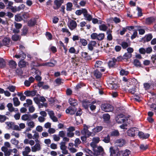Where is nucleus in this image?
Returning a JSON list of instances; mask_svg holds the SVG:
<instances>
[{
	"label": "nucleus",
	"mask_w": 156,
	"mask_h": 156,
	"mask_svg": "<svg viewBox=\"0 0 156 156\" xmlns=\"http://www.w3.org/2000/svg\"><path fill=\"white\" fill-rule=\"evenodd\" d=\"M26 57V54L21 51L19 54H16L15 55V57L17 58H21L22 60H20L18 63V66L20 68H23L25 67L27 64V63L25 61L23 60Z\"/></svg>",
	"instance_id": "f257e3e1"
},
{
	"label": "nucleus",
	"mask_w": 156,
	"mask_h": 156,
	"mask_svg": "<svg viewBox=\"0 0 156 156\" xmlns=\"http://www.w3.org/2000/svg\"><path fill=\"white\" fill-rule=\"evenodd\" d=\"M101 110L105 112H112L113 110L112 106L108 104H103L101 106Z\"/></svg>",
	"instance_id": "f03ea898"
},
{
	"label": "nucleus",
	"mask_w": 156,
	"mask_h": 156,
	"mask_svg": "<svg viewBox=\"0 0 156 156\" xmlns=\"http://www.w3.org/2000/svg\"><path fill=\"white\" fill-rule=\"evenodd\" d=\"M116 122L118 123H122L126 121V118L123 114L118 115L115 118Z\"/></svg>",
	"instance_id": "7ed1b4c3"
},
{
	"label": "nucleus",
	"mask_w": 156,
	"mask_h": 156,
	"mask_svg": "<svg viewBox=\"0 0 156 156\" xmlns=\"http://www.w3.org/2000/svg\"><path fill=\"white\" fill-rule=\"evenodd\" d=\"M138 132V129L136 128H131L127 131V134L128 136H134L135 134Z\"/></svg>",
	"instance_id": "20e7f679"
},
{
	"label": "nucleus",
	"mask_w": 156,
	"mask_h": 156,
	"mask_svg": "<svg viewBox=\"0 0 156 156\" xmlns=\"http://www.w3.org/2000/svg\"><path fill=\"white\" fill-rule=\"evenodd\" d=\"M68 25L69 28L71 30H73L76 28L77 24L75 21L71 20L68 24Z\"/></svg>",
	"instance_id": "39448f33"
},
{
	"label": "nucleus",
	"mask_w": 156,
	"mask_h": 156,
	"mask_svg": "<svg viewBox=\"0 0 156 156\" xmlns=\"http://www.w3.org/2000/svg\"><path fill=\"white\" fill-rule=\"evenodd\" d=\"M76 110V109L75 107H69L66 110V112L67 114L73 115L75 114Z\"/></svg>",
	"instance_id": "423d86ee"
},
{
	"label": "nucleus",
	"mask_w": 156,
	"mask_h": 156,
	"mask_svg": "<svg viewBox=\"0 0 156 156\" xmlns=\"http://www.w3.org/2000/svg\"><path fill=\"white\" fill-rule=\"evenodd\" d=\"M94 154L95 155L98 156L100 154V153L103 151V149L102 147L101 146L97 147L94 149Z\"/></svg>",
	"instance_id": "0eeeda50"
},
{
	"label": "nucleus",
	"mask_w": 156,
	"mask_h": 156,
	"mask_svg": "<svg viewBox=\"0 0 156 156\" xmlns=\"http://www.w3.org/2000/svg\"><path fill=\"white\" fill-rule=\"evenodd\" d=\"M130 152L129 150H126L125 151H119L117 156H129Z\"/></svg>",
	"instance_id": "6e6552de"
},
{
	"label": "nucleus",
	"mask_w": 156,
	"mask_h": 156,
	"mask_svg": "<svg viewBox=\"0 0 156 156\" xmlns=\"http://www.w3.org/2000/svg\"><path fill=\"white\" fill-rule=\"evenodd\" d=\"M41 149L40 144H36L34 146L31 147V150L33 152H36Z\"/></svg>",
	"instance_id": "1a4fd4ad"
},
{
	"label": "nucleus",
	"mask_w": 156,
	"mask_h": 156,
	"mask_svg": "<svg viewBox=\"0 0 156 156\" xmlns=\"http://www.w3.org/2000/svg\"><path fill=\"white\" fill-rule=\"evenodd\" d=\"M138 135L141 138L143 139H146L149 137L150 135L148 133H144L141 132H139Z\"/></svg>",
	"instance_id": "9d476101"
},
{
	"label": "nucleus",
	"mask_w": 156,
	"mask_h": 156,
	"mask_svg": "<svg viewBox=\"0 0 156 156\" xmlns=\"http://www.w3.org/2000/svg\"><path fill=\"white\" fill-rule=\"evenodd\" d=\"M4 146L1 147V150L2 151H5L8 148H11V145L8 142H5L4 143Z\"/></svg>",
	"instance_id": "9b49d317"
},
{
	"label": "nucleus",
	"mask_w": 156,
	"mask_h": 156,
	"mask_svg": "<svg viewBox=\"0 0 156 156\" xmlns=\"http://www.w3.org/2000/svg\"><path fill=\"white\" fill-rule=\"evenodd\" d=\"M69 103L72 106L74 107L78 105V102L76 100L72 98H70L69 100Z\"/></svg>",
	"instance_id": "f8f14e48"
},
{
	"label": "nucleus",
	"mask_w": 156,
	"mask_h": 156,
	"mask_svg": "<svg viewBox=\"0 0 156 156\" xmlns=\"http://www.w3.org/2000/svg\"><path fill=\"white\" fill-rule=\"evenodd\" d=\"M125 143V140L122 139H120L116 140V145L118 146L122 147Z\"/></svg>",
	"instance_id": "ddd939ff"
},
{
	"label": "nucleus",
	"mask_w": 156,
	"mask_h": 156,
	"mask_svg": "<svg viewBox=\"0 0 156 156\" xmlns=\"http://www.w3.org/2000/svg\"><path fill=\"white\" fill-rule=\"evenodd\" d=\"M111 156H117L119 151L117 150H115L113 147H110L109 148Z\"/></svg>",
	"instance_id": "4468645a"
},
{
	"label": "nucleus",
	"mask_w": 156,
	"mask_h": 156,
	"mask_svg": "<svg viewBox=\"0 0 156 156\" xmlns=\"http://www.w3.org/2000/svg\"><path fill=\"white\" fill-rule=\"evenodd\" d=\"M10 42L9 38L8 37H5L2 40V43L3 46H8Z\"/></svg>",
	"instance_id": "2eb2a0df"
},
{
	"label": "nucleus",
	"mask_w": 156,
	"mask_h": 156,
	"mask_svg": "<svg viewBox=\"0 0 156 156\" xmlns=\"http://www.w3.org/2000/svg\"><path fill=\"white\" fill-rule=\"evenodd\" d=\"M155 21V18L153 17H149L146 19L145 23L148 25L151 24Z\"/></svg>",
	"instance_id": "dca6fc26"
},
{
	"label": "nucleus",
	"mask_w": 156,
	"mask_h": 156,
	"mask_svg": "<svg viewBox=\"0 0 156 156\" xmlns=\"http://www.w3.org/2000/svg\"><path fill=\"white\" fill-rule=\"evenodd\" d=\"M31 115H28L27 114H25L21 116V119L23 121H27L30 120L31 119Z\"/></svg>",
	"instance_id": "f3484780"
},
{
	"label": "nucleus",
	"mask_w": 156,
	"mask_h": 156,
	"mask_svg": "<svg viewBox=\"0 0 156 156\" xmlns=\"http://www.w3.org/2000/svg\"><path fill=\"white\" fill-rule=\"evenodd\" d=\"M26 124L28 127L32 129L34 128L35 126V124L34 122L32 121H28L27 122Z\"/></svg>",
	"instance_id": "a211bd4d"
},
{
	"label": "nucleus",
	"mask_w": 156,
	"mask_h": 156,
	"mask_svg": "<svg viewBox=\"0 0 156 156\" xmlns=\"http://www.w3.org/2000/svg\"><path fill=\"white\" fill-rule=\"evenodd\" d=\"M9 64L10 67L12 69H15L17 66V64L16 62L13 60H11L9 61Z\"/></svg>",
	"instance_id": "6ab92c4d"
},
{
	"label": "nucleus",
	"mask_w": 156,
	"mask_h": 156,
	"mask_svg": "<svg viewBox=\"0 0 156 156\" xmlns=\"http://www.w3.org/2000/svg\"><path fill=\"white\" fill-rule=\"evenodd\" d=\"M66 10L67 11H72L73 9V4L70 2H68L66 5Z\"/></svg>",
	"instance_id": "aec40b11"
},
{
	"label": "nucleus",
	"mask_w": 156,
	"mask_h": 156,
	"mask_svg": "<svg viewBox=\"0 0 156 156\" xmlns=\"http://www.w3.org/2000/svg\"><path fill=\"white\" fill-rule=\"evenodd\" d=\"M31 149L28 146L26 147L25 148L24 151L23 152V155H26L30 151Z\"/></svg>",
	"instance_id": "412c9836"
},
{
	"label": "nucleus",
	"mask_w": 156,
	"mask_h": 156,
	"mask_svg": "<svg viewBox=\"0 0 156 156\" xmlns=\"http://www.w3.org/2000/svg\"><path fill=\"white\" fill-rule=\"evenodd\" d=\"M13 100L14 105L15 106H17L20 105V102L17 98L15 97L13 98Z\"/></svg>",
	"instance_id": "4be33fe9"
},
{
	"label": "nucleus",
	"mask_w": 156,
	"mask_h": 156,
	"mask_svg": "<svg viewBox=\"0 0 156 156\" xmlns=\"http://www.w3.org/2000/svg\"><path fill=\"white\" fill-rule=\"evenodd\" d=\"M63 2V1L62 0H55V2L54 3L57 6V9H58L61 5L62 3Z\"/></svg>",
	"instance_id": "5701e85b"
},
{
	"label": "nucleus",
	"mask_w": 156,
	"mask_h": 156,
	"mask_svg": "<svg viewBox=\"0 0 156 156\" xmlns=\"http://www.w3.org/2000/svg\"><path fill=\"white\" fill-rule=\"evenodd\" d=\"M103 129V127L101 126H96L95 128L93 129L94 132L96 133L99 132L101 131Z\"/></svg>",
	"instance_id": "b1692460"
},
{
	"label": "nucleus",
	"mask_w": 156,
	"mask_h": 156,
	"mask_svg": "<svg viewBox=\"0 0 156 156\" xmlns=\"http://www.w3.org/2000/svg\"><path fill=\"white\" fill-rule=\"evenodd\" d=\"M31 72L33 73L36 74V75H41V73L38 69H37L35 68H32L31 69Z\"/></svg>",
	"instance_id": "393cba45"
},
{
	"label": "nucleus",
	"mask_w": 156,
	"mask_h": 156,
	"mask_svg": "<svg viewBox=\"0 0 156 156\" xmlns=\"http://www.w3.org/2000/svg\"><path fill=\"white\" fill-rule=\"evenodd\" d=\"M133 64L136 67H140L141 64L140 61L137 59H135L133 61Z\"/></svg>",
	"instance_id": "a878e982"
},
{
	"label": "nucleus",
	"mask_w": 156,
	"mask_h": 156,
	"mask_svg": "<svg viewBox=\"0 0 156 156\" xmlns=\"http://www.w3.org/2000/svg\"><path fill=\"white\" fill-rule=\"evenodd\" d=\"M36 23V20L35 19L30 20L28 22V25L29 26H33Z\"/></svg>",
	"instance_id": "bb28decb"
},
{
	"label": "nucleus",
	"mask_w": 156,
	"mask_h": 156,
	"mask_svg": "<svg viewBox=\"0 0 156 156\" xmlns=\"http://www.w3.org/2000/svg\"><path fill=\"white\" fill-rule=\"evenodd\" d=\"M116 62V60L115 58H112V60L109 61L108 63V65L110 67H112L115 64Z\"/></svg>",
	"instance_id": "cd10ccee"
},
{
	"label": "nucleus",
	"mask_w": 156,
	"mask_h": 156,
	"mask_svg": "<svg viewBox=\"0 0 156 156\" xmlns=\"http://www.w3.org/2000/svg\"><path fill=\"white\" fill-rule=\"evenodd\" d=\"M88 127L85 124L83 125V130L81 131V133L83 135H84L86 134V133L88 131Z\"/></svg>",
	"instance_id": "c85d7f7f"
},
{
	"label": "nucleus",
	"mask_w": 156,
	"mask_h": 156,
	"mask_svg": "<svg viewBox=\"0 0 156 156\" xmlns=\"http://www.w3.org/2000/svg\"><path fill=\"white\" fill-rule=\"evenodd\" d=\"M94 75L97 78H100L101 76V73L98 70H96L94 72Z\"/></svg>",
	"instance_id": "c756f323"
},
{
	"label": "nucleus",
	"mask_w": 156,
	"mask_h": 156,
	"mask_svg": "<svg viewBox=\"0 0 156 156\" xmlns=\"http://www.w3.org/2000/svg\"><path fill=\"white\" fill-rule=\"evenodd\" d=\"M10 142L12 144L16 146H17L19 143V141L16 140L15 138H13L11 139Z\"/></svg>",
	"instance_id": "7c9ffc66"
},
{
	"label": "nucleus",
	"mask_w": 156,
	"mask_h": 156,
	"mask_svg": "<svg viewBox=\"0 0 156 156\" xmlns=\"http://www.w3.org/2000/svg\"><path fill=\"white\" fill-rule=\"evenodd\" d=\"M107 28V26L104 24H102L99 26V29L101 30L105 31Z\"/></svg>",
	"instance_id": "2f4dec72"
},
{
	"label": "nucleus",
	"mask_w": 156,
	"mask_h": 156,
	"mask_svg": "<svg viewBox=\"0 0 156 156\" xmlns=\"http://www.w3.org/2000/svg\"><path fill=\"white\" fill-rule=\"evenodd\" d=\"M64 80L60 78H58L55 80L56 83L58 85H60L63 83Z\"/></svg>",
	"instance_id": "473e14b6"
},
{
	"label": "nucleus",
	"mask_w": 156,
	"mask_h": 156,
	"mask_svg": "<svg viewBox=\"0 0 156 156\" xmlns=\"http://www.w3.org/2000/svg\"><path fill=\"white\" fill-rule=\"evenodd\" d=\"M105 37V34L103 33H101L99 34H98L97 39L101 41Z\"/></svg>",
	"instance_id": "72a5a7b5"
},
{
	"label": "nucleus",
	"mask_w": 156,
	"mask_h": 156,
	"mask_svg": "<svg viewBox=\"0 0 156 156\" xmlns=\"http://www.w3.org/2000/svg\"><path fill=\"white\" fill-rule=\"evenodd\" d=\"M90 104V102L88 101H84L82 103V105L85 109H87L89 106Z\"/></svg>",
	"instance_id": "f704fd0d"
},
{
	"label": "nucleus",
	"mask_w": 156,
	"mask_h": 156,
	"mask_svg": "<svg viewBox=\"0 0 156 156\" xmlns=\"http://www.w3.org/2000/svg\"><path fill=\"white\" fill-rule=\"evenodd\" d=\"M5 65V62L4 59L2 58H0V68H3Z\"/></svg>",
	"instance_id": "c9c22d12"
},
{
	"label": "nucleus",
	"mask_w": 156,
	"mask_h": 156,
	"mask_svg": "<svg viewBox=\"0 0 156 156\" xmlns=\"http://www.w3.org/2000/svg\"><path fill=\"white\" fill-rule=\"evenodd\" d=\"M103 118L105 121H108L110 118V116L108 114H104L103 115Z\"/></svg>",
	"instance_id": "e433bc0d"
},
{
	"label": "nucleus",
	"mask_w": 156,
	"mask_h": 156,
	"mask_svg": "<svg viewBox=\"0 0 156 156\" xmlns=\"http://www.w3.org/2000/svg\"><path fill=\"white\" fill-rule=\"evenodd\" d=\"M152 38V36L151 34H149L146 35L145 37V39L147 41H150Z\"/></svg>",
	"instance_id": "4c0bfd02"
},
{
	"label": "nucleus",
	"mask_w": 156,
	"mask_h": 156,
	"mask_svg": "<svg viewBox=\"0 0 156 156\" xmlns=\"http://www.w3.org/2000/svg\"><path fill=\"white\" fill-rule=\"evenodd\" d=\"M102 141L105 143H108L110 141V137L109 135H107L104 137L102 140Z\"/></svg>",
	"instance_id": "58836bf2"
},
{
	"label": "nucleus",
	"mask_w": 156,
	"mask_h": 156,
	"mask_svg": "<svg viewBox=\"0 0 156 156\" xmlns=\"http://www.w3.org/2000/svg\"><path fill=\"white\" fill-rule=\"evenodd\" d=\"M32 132L34 133V134L33 136V139L34 138H39V134L36 131L33 130Z\"/></svg>",
	"instance_id": "ea45409f"
},
{
	"label": "nucleus",
	"mask_w": 156,
	"mask_h": 156,
	"mask_svg": "<svg viewBox=\"0 0 156 156\" xmlns=\"http://www.w3.org/2000/svg\"><path fill=\"white\" fill-rule=\"evenodd\" d=\"M132 54L127 52L125 54L123 55V57L124 58L127 59L130 58L132 56Z\"/></svg>",
	"instance_id": "a19ab883"
},
{
	"label": "nucleus",
	"mask_w": 156,
	"mask_h": 156,
	"mask_svg": "<svg viewBox=\"0 0 156 156\" xmlns=\"http://www.w3.org/2000/svg\"><path fill=\"white\" fill-rule=\"evenodd\" d=\"M7 107L8 108L9 110L11 112H13L14 110V108L13 107L12 104L11 103H9L7 105Z\"/></svg>",
	"instance_id": "79ce46f5"
},
{
	"label": "nucleus",
	"mask_w": 156,
	"mask_h": 156,
	"mask_svg": "<svg viewBox=\"0 0 156 156\" xmlns=\"http://www.w3.org/2000/svg\"><path fill=\"white\" fill-rule=\"evenodd\" d=\"M102 62L100 61H96L94 66L95 67H100Z\"/></svg>",
	"instance_id": "37998d69"
},
{
	"label": "nucleus",
	"mask_w": 156,
	"mask_h": 156,
	"mask_svg": "<svg viewBox=\"0 0 156 156\" xmlns=\"http://www.w3.org/2000/svg\"><path fill=\"white\" fill-rule=\"evenodd\" d=\"M7 118V117H6L5 115H0V122H4L5 121L6 119Z\"/></svg>",
	"instance_id": "c03bdc74"
},
{
	"label": "nucleus",
	"mask_w": 156,
	"mask_h": 156,
	"mask_svg": "<svg viewBox=\"0 0 156 156\" xmlns=\"http://www.w3.org/2000/svg\"><path fill=\"white\" fill-rule=\"evenodd\" d=\"M111 32L109 30L107 32V34H108L107 37V39L109 41L112 40V34H111Z\"/></svg>",
	"instance_id": "a18cd8bd"
},
{
	"label": "nucleus",
	"mask_w": 156,
	"mask_h": 156,
	"mask_svg": "<svg viewBox=\"0 0 156 156\" xmlns=\"http://www.w3.org/2000/svg\"><path fill=\"white\" fill-rule=\"evenodd\" d=\"M22 18L20 15H16L15 16V20L18 22L22 20Z\"/></svg>",
	"instance_id": "49530a36"
},
{
	"label": "nucleus",
	"mask_w": 156,
	"mask_h": 156,
	"mask_svg": "<svg viewBox=\"0 0 156 156\" xmlns=\"http://www.w3.org/2000/svg\"><path fill=\"white\" fill-rule=\"evenodd\" d=\"M20 36L16 34H14L12 36V39L13 41H17L19 39Z\"/></svg>",
	"instance_id": "de8ad7c7"
},
{
	"label": "nucleus",
	"mask_w": 156,
	"mask_h": 156,
	"mask_svg": "<svg viewBox=\"0 0 156 156\" xmlns=\"http://www.w3.org/2000/svg\"><path fill=\"white\" fill-rule=\"evenodd\" d=\"M81 56L83 58H85L86 60H88L89 59L88 54L86 52H82Z\"/></svg>",
	"instance_id": "09e8293b"
},
{
	"label": "nucleus",
	"mask_w": 156,
	"mask_h": 156,
	"mask_svg": "<svg viewBox=\"0 0 156 156\" xmlns=\"http://www.w3.org/2000/svg\"><path fill=\"white\" fill-rule=\"evenodd\" d=\"M66 143L65 142H62L60 143V148L61 149L67 148L66 146Z\"/></svg>",
	"instance_id": "8fccbe9b"
},
{
	"label": "nucleus",
	"mask_w": 156,
	"mask_h": 156,
	"mask_svg": "<svg viewBox=\"0 0 156 156\" xmlns=\"http://www.w3.org/2000/svg\"><path fill=\"white\" fill-rule=\"evenodd\" d=\"M72 62L75 63L79 61L80 58H77L76 57V55H75L74 57H73L72 58Z\"/></svg>",
	"instance_id": "3c124183"
},
{
	"label": "nucleus",
	"mask_w": 156,
	"mask_h": 156,
	"mask_svg": "<svg viewBox=\"0 0 156 156\" xmlns=\"http://www.w3.org/2000/svg\"><path fill=\"white\" fill-rule=\"evenodd\" d=\"M7 89L11 92H14L16 89V87L12 85L9 86L8 87Z\"/></svg>",
	"instance_id": "603ef678"
},
{
	"label": "nucleus",
	"mask_w": 156,
	"mask_h": 156,
	"mask_svg": "<svg viewBox=\"0 0 156 156\" xmlns=\"http://www.w3.org/2000/svg\"><path fill=\"white\" fill-rule=\"evenodd\" d=\"M80 42L84 46H86L87 44V41L83 39H80Z\"/></svg>",
	"instance_id": "864d4df0"
},
{
	"label": "nucleus",
	"mask_w": 156,
	"mask_h": 156,
	"mask_svg": "<svg viewBox=\"0 0 156 156\" xmlns=\"http://www.w3.org/2000/svg\"><path fill=\"white\" fill-rule=\"evenodd\" d=\"M129 73L128 71H125L124 69H122L120 71V74L122 76L126 75Z\"/></svg>",
	"instance_id": "5fc2aeb1"
},
{
	"label": "nucleus",
	"mask_w": 156,
	"mask_h": 156,
	"mask_svg": "<svg viewBox=\"0 0 156 156\" xmlns=\"http://www.w3.org/2000/svg\"><path fill=\"white\" fill-rule=\"evenodd\" d=\"M84 16L86 19L89 21H90L92 19V17L90 15L88 14L84 15Z\"/></svg>",
	"instance_id": "6e6d98bb"
},
{
	"label": "nucleus",
	"mask_w": 156,
	"mask_h": 156,
	"mask_svg": "<svg viewBox=\"0 0 156 156\" xmlns=\"http://www.w3.org/2000/svg\"><path fill=\"white\" fill-rule=\"evenodd\" d=\"M56 61H54L53 62H47V66L53 67L55 66L56 63Z\"/></svg>",
	"instance_id": "4d7b16f0"
},
{
	"label": "nucleus",
	"mask_w": 156,
	"mask_h": 156,
	"mask_svg": "<svg viewBox=\"0 0 156 156\" xmlns=\"http://www.w3.org/2000/svg\"><path fill=\"white\" fill-rule=\"evenodd\" d=\"M15 27L16 29H19L21 28L22 27V25L20 23H16V22L14 23Z\"/></svg>",
	"instance_id": "13d9d810"
},
{
	"label": "nucleus",
	"mask_w": 156,
	"mask_h": 156,
	"mask_svg": "<svg viewBox=\"0 0 156 156\" xmlns=\"http://www.w3.org/2000/svg\"><path fill=\"white\" fill-rule=\"evenodd\" d=\"M92 22L94 24L101 23V20H98L97 19L95 18H93L92 19Z\"/></svg>",
	"instance_id": "bf43d9fd"
},
{
	"label": "nucleus",
	"mask_w": 156,
	"mask_h": 156,
	"mask_svg": "<svg viewBox=\"0 0 156 156\" xmlns=\"http://www.w3.org/2000/svg\"><path fill=\"white\" fill-rule=\"evenodd\" d=\"M140 148L141 149L145 150L147 148L148 145L147 144H141L140 146Z\"/></svg>",
	"instance_id": "052dcab7"
},
{
	"label": "nucleus",
	"mask_w": 156,
	"mask_h": 156,
	"mask_svg": "<svg viewBox=\"0 0 156 156\" xmlns=\"http://www.w3.org/2000/svg\"><path fill=\"white\" fill-rule=\"evenodd\" d=\"M119 132L118 130H115L113 131L111 133L112 136H117L119 135Z\"/></svg>",
	"instance_id": "680f3d73"
},
{
	"label": "nucleus",
	"mask_w": 156,
	"mask_h": 156,
	"mask_svg": "<svg viewBox=\"0 0 156 156\" xmlns=\"http://www.w3.org/2000/svg\"><path fill=\"white\" fill-rule=\"evenodd\" d=\"M9 9H10L12 10V12H15L16 11H19V10H18V7L16 8V6H11V7L9 8Z\"/></svg>",
	"instance_id": "e2e57ef3"
},
{
	"label": "nucleus",
	"mask_w": 156,
	"mask_h": 156,
	"mask_svg": "<svg viewBox=\"0 0 156 156\" xmlns=\"http://www.w3.org/2000/svg\"><path fill=\"white\" fill-rule=\"evenodd\" d=\"M136 89L135 87H134L132 88L129 89L128 90L129 92L133 94H134L136 92Z\"/></svg>",
	"instance_id": "0e129e2a"
},
{
	"label": "nucleus",
	"mask_w": 156,
	"mask_h": 156,
	"mask_svg": "<svg viewBox=\"0 0 156 156\" xmlns=\"http://www.w3.org/2000/svg\"><path fill=\"white\" fill-rule=\"evenodd\" d=\"M92 141L97 144L100 141V138L98 137H94L92 139Z\"/></svg>",
	"instance_id": "69168bd1"
},
{
	"label": "nucleus",
	"mask_w": 156,
	"mask_h": 156,
	"mask_svg": "<svg viewBox=\"0 0 156 156\" xmlns=\"http://www.w3.org/2000/svg\"><path fill=\"white\" fill-rule=\"evenodd\" d=\"M46 36L48 39L51 40L52 38V36L51 34L48 32H46Z\"/></svg>",
	"instance_id": "338daca9"
},
{
	"label": "nucleus",
	"mask_w": 156,
	"mask_h": 156,
	"mask_svg": "<svg viewBox=\"0 0 156 156\" xmlns=\"http://www.w3.org/2000/svg\"><path fill=\"white\" fill-rule=\"evenodd\" d=\"M69 52L71 53H75L76 50L73 47H71L69 50Z\"/></svg>",
	"instance_id": "774afa93"
}]
</instances>
